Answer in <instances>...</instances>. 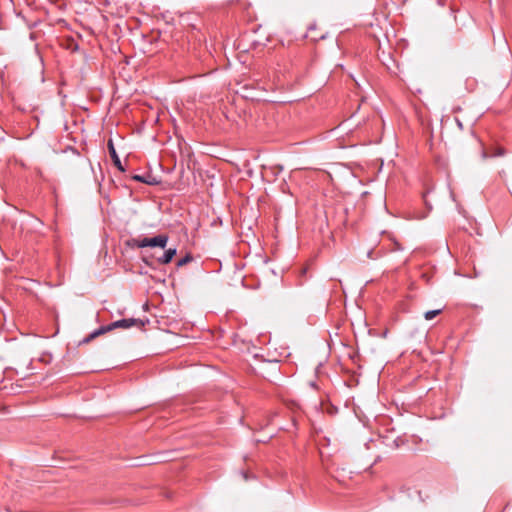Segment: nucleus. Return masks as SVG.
<instances>
[{"label":"nucleus","instance_id":"nucleus-1","mask_svg":"<svg viewBox=\"0 0 512 512\" xmlns=\"http://www.w3.org/2000/svg\"><path fill=\"white\" fill-rule=\"evenodd\" d=\"M168 242V236L165 234H160L152 238H143L137 239L132 238L126 241V245L131 248H145V247H160L165 248Z\"/></svg>","mask_w":512,"mask_h":512},{"label":"nucleus","instance_id":"nucleus-2","mask_svg":"<svg viewBox=\"0 0 512 512\" xmlns=\"http://www.w3.org/2000/svg\"><path fill=\"white\" fill-rule=\"evenodd\" d=\"M144 325H145V322L143 320H141V319H138V318L120 319V320L114 321V322H112L110 324L101 325L100 327H98V336L102 335V334H105L107 332H110V331H112L115 328L128 329V328H131L133 326H137V327L141 328Z\"/></svg>","mask_w":512,"mask_h":512},{"label":"nucleus","instance_id":"nucleus-3","mask_svg":"<svg viewBox=\"0 0 512 512\" xmlns=\"http://www.w3.org/2000/svg\"><path fill=\"white\" fill-rule=\"evenodd\" d=\"M132 179L137 182L145 183L151 186L159 184L157 178L153 176L151 173H145L144 175H134L132 176Z\"/></svg>","mask_w":512,"mask_h":512},{"label":"nucleus","instance_id":"nucleus-4","mask_svg":"<svg viewBox=\"0 0 512 512\" xmlns=\"http://www.w3.org/2000/svg\"><path fill=\"white\" fill-rule=\"evenodd\" d=\"M108 150H109V154H110V156H111V158H112V160H113L114 165H115L119 170L123 171L124 169H123V167H122V165H121L120 158L118 157V154H117V152H116V149H115V147H114V144H113L112 139H110V140L108 141Z\"/></svg>","mask_w":512,"mask_h":512},{"label":"nucleus","instance_id":"nucleus-5","mask_svg":"<svg viewBox=\"0 0 512 512\" xmlns=\"http://www.w3.org/2000/svg\"><path fill=\"white\" fill-rule=\"evenodd\" d=\"M176 248H169L165 250L163 255L157 259L159 264H168L172 261L173 257L176 255Z\"/></svg>","mask_w":512,"mask_h":512},{"label":"nucleus","instance_id":"nucleus-6","mask_svg":"<svg viewBox=\"0 0 512 512\" xmlns=\"http://www.w3.org/2000/svg\"><path fill=\"white\" fill-rule=\"evenodd\" d=\"M506 153L505 149L502 147L493 148L491 152L483 151L482 152V158H493V157H501L504 156Z\"/></svg>","mask_w":512,"mask_h":512},{"label":"nucleus","instance_id":"nucleus-7","mask_svg":"<svg viewBox=\"0 0 512 512\" xmlns=\"http://www.w3.org/2000/svg\"><path fill=\"white\" fill-rule=\"evenodd\" d=\"M110 204H111V200L109 199V197L108 196H104L103 197V202L100 203L101 210L103 212H106L107 214H110V209H109Z\"/></svg>","mask_w":512,"mask_h":512},{"label":"nucleus","instance_id":"nucleus-8","mask_svg":"<svg viewBox=\"0 0 512 512\" xmlns=\"http://www.w3.org/2000/svg\"><path fill=\"white\" fill-rule=\"evenodd\" d=\"M193 260V257L191 254H186L183 258L179 259L177 261V267H182L188 263H190Z\"/></svg>","mask_w":512,"mask_h":512},{"label":"nucleus","instance_id":"nucleus-9","mask_svg":"<svg viewBox=\"0 0 512 512\" xmlns=\"http://www.w3.org/2000/svg\"><path fill=\"white\" fill-rule=\"evenodd\" d=\"M441 313V309H436V310H430V311H427L425 314H424V318L426 320H432L434 319L438 314Z\"/></svg>","mask_w":512,"mask_h":512},{"label":"nucleus","instance_id":"nucleus-10","mask_svg":"<svg viewBox=\"0 0 512 512\" xmlns=\"http://www.w3.org/2000/svg\"><path fill=\"white\" fill-rule=\"evenodd\" d=\"M96 339V329L93 330L86 338L79 342V344H85Z\"/></svg>","mask_w":512,"mask_h":512},{"label":"nucleus","instance_id":"nucleus-11","mask_svg":"<svg viewBox=\"0 0 512 512\" xmlns=\"http://www.w3.org/2000/svg\"><path fill=\"white\" fill-rule=\"evenodd\" d=\"M143 261L145 262V264L151 265L147 259L143 258Z\"/></svg>","mask_w":512,"mask_h":512}]
</instances>
